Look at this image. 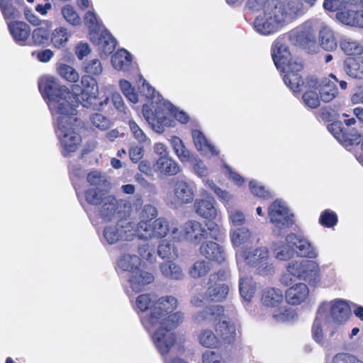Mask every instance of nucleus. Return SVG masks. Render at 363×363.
I'll return each mask as SVG.
<instances>
[{"mask_svg": "<svg viewBox=\"0 0 363 363\" xmlns=\"http://www.w3.org/2000/svg\"><path fill=\"white\" fill-rule=\"evenodd\" d=\"M246 8L259 11L253 22V28L262 35L277 32L302 9L300 0H247Z\"/></svg>", "mask_w": 363, "mask_h": 363, "instance_id": "f257e3e1", "label": "nucleus"}, {"mask_svg": "<svg viewBox=\"0 0 363 363\" xmlns=\"http://www.w3.org/2000/svg\"><path fill=\"white\" fill-rule=\"evenodd\" d=\"M140 80L143 83L139 87L140 92L151 100L150 105H143V113L155 132L161 133L164 131V127L172 125L173 117L181 123H186L189 121V117L186 113L177 110L172 104L164 101L155 89L141 77Z\"/></svg>", "mask_w": 363, "mask_h": 363, "instance_id": "f03ea898", "label": "nucleus"}, {"mask_svg": "<svg viewBox=\"0 0 363 363\" xmlns=\"http://www.w3.org/2000/svg\"><path fill=\"white\" fill-rule=\"evenodd\" d=\"M184 318V314L178 311L174 313L169 323H159L151 328H145L151 333L154 345L162 356H166L174 346L176 337L172 331L182 323Z\"/></svg>", "mask_w": 363, "mask_h": 363, "instance_id": "7ed1b4c3", "label": "nucleus"}, {"mask_svg": "<svg viewBox=\"0 0 363 363\" xmlns=\"http://www.w3.org/2000/svg\"><path fill=\"white\" fill-rule=\"evenodd\" d=\"M77 104V95L72 92L69 89H64L62 93L52 97L47 101V104L56 123L71 124L78 123L75 117V106Z\"/></svg>", "mask_w": 363, "mask_h": 363, "instance_id": "20e7f679", "label": "nucleus"}, {"mask_svg": "<svg viewBox=\"0 0 363 363\" xmlns=\"http://www.w3.org/2000/svg\"><path fill=\"white\" fill-rule=\"evenodd\" d=\"M235 256L239 268L244 262L255 267L260 274H269L274 269L273 264L269 262V252L267 247L240 248L236 250Z\"/></svg>", "mask_w": 363, "mask_h": 363, "instance_id": "39448f33", "label": "nucleus"}, {"mask_svg": "<svg viewBox=\"0 0 363 363\" xmlns=\"http://www.w3.org/2000/svg\"><path fill=\"white\" fill-rule=\"evenodd\" d=\"M177 305L178 301L174 296H156L155 305H153L151 312L140 318L143 325L145 328H151L159 323H169L174 313L169 314L177 308Z\"/></svg>", "mask_w": 363, "mask_h": 363, "instance_id": "423d86ee", "label": "nucleus"}, {"mask_svg": "<svg viewBox=\"0 0 363 363\" xmlns=\"http://www.w3.org/2000/svg\"><path fill=\"white\" fill-rule=\"evenodd\" d=\"M268 216L273 224L272 234L277 237H281L285 230L294 223V215L286 203L281 200L277 199L269 206Z\"/></svg>", "mask_w": 363, "mask_h": 363, "instance_id": "0eeeda50", "label": "nucleus"}, {"mask_svg": "<svg viewBox=\"0 0 363 363\" xmlns=\"http://www.w3.org/2000/svg\"><path fill=\"white\" fill-rule=\"evenodd\" d=\"M81 84L82 105L94 110H104L109 101V98L98 96L99 88L96 79L89 75H84L82 77Z\"/></svg>", "mask_w": 363, "mask_h": 363, "instance_id": "6e6552de", "label": "nucleus"}, {"mask_svg": "<svg viewBox=\"0 0 363 363\" xmlns=\"http://www.w3.org/2000/svg\"><path fill=\"white\" fill-rule=\"evenodd\" d=\"M172 236L174 240H185L197 245L208 238V231L199 221L191 220L184 223L179 229L174 228Z\"/></svg>", "mask_w": 363, "mask_h": 363, "instance_id": "1a4fd4ad", "label": "nucleus"}, {"mask_svg": "<svg viewBox=\"0 0 363 363\" xmlns=\"http://www.w3.org/2000/svg\"><path fill=\"white\" fill-rule=\"evenodd\" d=\"M55 131L57 136L60 140L62 147V152L64 156L75 152L81 144V136L76 132V127L78 123H72L71 124L55 123Z\"/></svg>", "mask_w": 363, "mask_h": 363, "instance_id": "9d476101", "label": "nucleus"}, {"mask_svg": "<svg viewBox=\"0 0 363 363\" xmlns=\"http://www.w3.org/2000/svg\"><path fill=\"white\" fill-rule=\"evenodd\" d=\"M289 42L308 51L316 44L315 28L313 21H308L287 33Z\"/></svg>", "mask_w": 363, "mask_h": 363, "instance_id": "9b49d317", "label": "nucleus"}, {"mask_svg": "<svg viewBox=\"0 0 363 363\" xmlns=\"http://www.w3.org/2000/svg\"><path fill=\"white\" fill-rule=\"evenodd\" d=\"M272 56L274 62L278 69H286V67H293L296 71H301L303 65L301 62L294 60L287 45L284 37L278 38L272 47Z\"/></svg>", "mask_w": 363, "mask_h": 363, "instance_id": "f8f14e48", "label": "nucleus"}, {"mask_svg": "<svg viewBox=\"0 0 363 363\" xmlns=\"http://www.w3.org/2000/svg\"><path fill=\"white\" fill-rule=\"evenodd\" d=\"M318 312L330 323L331 319L336 323H342L348 320L350 315V308L345 301L335 299L330 302L322 303Z\"/></svg>", "mask_w": 363, "mask_h": 363, "instance_id": "ddd939ff", "label": "nucleus"}, {"mask_svg": "<svg viewBox=\"0 0 363 363\" xmlns=\"http://www.w3.org/2000/svg\"><path fill=\"white\" fill-rule=\"evenodd\" d=\"M133 232L131 218L128 217L119 219L116 224L106 226L103 235L106 242L113 245L121 240H132Z\"/></svg>", "mask_w": 363, "mask_h": 363, "instance_id": "4468645a", "label": "nucleus"}, {"mask_svg": "<svg viewBox=\"0 0 363 363\" xmlns=\"http://www.w3.org/2000/svg\"><path fill=\"white\" fill-rule=\"evenodd\" d=\"M227 278V273L224 270H219L217 273L212 274L209 277L211 284L206 290V296L208 301L220 302L225 300L229 292L227 284L222 283Z\"/></svg>", "mask_w": 363, "mask_h": 363, "instance_id": "2eb2a0df", "label": "nucleus"}, {"mask_svg": "<svg viewBox=\"0 0 363 363\" xmlns=\"http://www.w3.org/2000/svg\"><path fill=\"white\" fill-rule=\"evenodd\" d=\"M285 240L287 244L296 247L299 257L309 259L318 257V250L305 237L295 233H290L286 236Z\"/></svg>", "mask_w": 363, "mask_h": 363, "instance_id": "dca6fc26", "label": "nucleus"}, {"mask_svg": "<svg viewBox=\"0 0 363 363\" xmlns=\"http://www.w3.org/2000/svg\"><path fill=\"white\" fill-rule=\"evenodd\" d=\"M196 189L194 183L184 179H177L174 187V194L177 202L189 203L194 198Z\"/></svg>", "mask_w": 363, "mask_h": 363, "instance_id": "f3484780", "label": "nucleus"}, {"mask_svg": "<svg viewBox=\"0 0 363 363\" xmlns=\"http://www.w3.org/2000/svg\"><path fill=\"white\" fill-rule=\"evenodd\" d=\"M38 87L43 96L47 101L62 93V90L68 89L65 86L61 85L57 78L49 75L43 76L40 79Z\"/></svg>", "mask_w": 363, "mask_h": 363, "instance_id": "a211bd4d", "label": "nucleus"}, {"mask_svg": "<svg viewBox=\"0 0 363 363\" xmlns=\"http://www.w3.org/2000/svg\"><path fill=\"white\" fill-rule=\"evenodd\" d=\"M216 202L213 197L207 195L203 199H196L194 202L196 213L201 218L213 220L218 215L216 207Z\"/></svg>", "mask_w": 363, "mask_h": 363, "instance_id": "6ab92c4d", "label": "nucleus"}, {"mask_svg": "<svg viewBox=\"0 0 363 363\" xmlns=\"http://www.w3.org/2000/svg\"><path fill=\"white\" fill-rule=\"evenodd\" d=\"M90 38L94 43L99 46L101 55L107 56L115 50L116 40L107 30H104L100 34L93 33L91 34Z\"/></svg>", "mask_w": 363, "mask_h": 363, "instance_id": "aec40b11", "label": "nucleus"}, {"mask_svg": "<svg viewBox=\"0 0 363 363\" xmlns=\"http://www.w3.org/2000/svg\"><path fill=\"white\" fill-rule=\"evenodd\" d=\"M153 169L156 173L162 176H174L181 172V167L176 160L171 156L156 158Z\"/></svg>", "mask_w": 363, "mask_h": 363, "instance_id": "412c9836", "label": "nucleus"}, {"mask_svg": "<svg viewBox=\"0 0 363 363\" xmlns=\"http://www.w3.org/2000/svg\"><path fill=\"white\" fill-rule=\"evenodd\" d=\"M121 204L122 201H118L111 195H107L99 208L101 217L104 220H111L113 218L119 217L121 213L119 208Z\"/></svg>", "mask_w": 363, "mask_h": 363, "instance_id": "4be33fe9", "label": "nucleus"}, {"mask_svg": "<svg viewBox=\"0 0 363 363\" xmlns=\"http://www.w3.org/2000/svg\"><path fill=\"white\" fill-rule=\"evenodd\" d=\"M154 280L152 274L145 271L143 267L140 269L134 271L133 273L129 274L128 281L130 286L133 291L139 292L145 289V286Z\"/></svg>", "mask_w": 363, "mask_h": 363, "instance_id": "5701e85b", "label": "nucleus"}, {"mask_svg": "<svg viewBox=\"0 0 363 363\" xmlns=\"http://www.w3.org/2000/svg\"><path fill=\"white\" fill-rule=\"evenodd\" d=\"M309 295V289L304 283H298L289 288L285 292V298L288 303L298 305L305 301Z\"/></svg>", "mask_w": 363, "mask_h": 363, "instance_id": "b1692460", "label": "nucleus"}, {"mask_svg": "<svg viewBox=\"0 0 363 363\" xmlns=\"http://www.w3.org/2000/svg\"><path fill=\"white\" fill-rule=\"evenodd\" d=\"M9 30L13 40L18 45H25L30 34L29 26L23 21H14L8 22Z\"/></svg>", "mask_w": 363, "mask_h": 363, "instance_id": "393cba45", "label": "nucleus"}, {"mask_svg": "<svg viewBox=\"0 0 363 363\" xmlns=\"http://www.w3.org/2000/svg\"><path fill=\"white\" fill-rule=\"evenodd\" d=\"M300 279L311 285H318L321 279L319 264L313 260L303 259V267Z\"/></svg>", "mask_w": 363, "mask_h": 363, "instance_id": "a878e982", "label": "nucleus"}, {"mask_svg": "<svg viewBox=\"0 0 363 363\" xmlns=\"http://www.w3.org/2000/svg\"><path fill=\"white\" fill-rule=\"evenodd\" d=\"M201 254L210 260L222 263L225 259L224 249L215 242L203 243L200 247Z\"/></svg>", "mask_w": 363, "mask_h": 363, "instance_id": "bb28decb", "label": "nucleus"}, {"mask_svg": "<svg viewBox=\"0 0 363 363\" xmlns=\"http://www.w3.org/2000/svg\"><path fill=\"white\" fill-rule=\"evenodd\" d=\"M191 136L196 150L203 155L218 154L216 147L206 139L204 134L199 130L194 129Z\"/></svg>", "mask_w": 363, "mask_h": 363, "instance_id": "cd10ccee", "label": "nucleus"}, {"mask_svg": "<svg viewBox=\"0 0 363 363\" xmlns=\"http://www.w3.org/2000/svg\"><path fill=\"white\" fill-rule=\"evenodd\" d=\"M252 233L246 227L232 228L230 238L233 247L237 250L241 245L250 242Z\"/></svg>", "mask_w": 363, "mask_h": 363, "instance_id": "c85d7f7f", "label": "nucleus"}, {"mask_svg": "<svg viewBox=\"0 0 363 363\" xmlns=\"http://www.w3.org/2000/svg\"><path fill=\"white\" fill-rule=\"evenodd\" d=\"M283 293L279 289L269 287L262 291L261 302L267 307H277L283 302Z\"/></svg>", "mask_w": 363, "mask_h": 363, "instance_id": "c756f323", "label": "nucleus"}, {"mask_svg": "<svg viewBox=\"0 0 363 363\" xmlns=\"http://www.w3.org/2000/svg\"><path fill=\"white\" fill-rule=\"evenodd\" d=\"M216 331L220 335V340L225 343H231L234 341L235 337V324L226 319L222 318L216 325Z\"/></svg>", "mask_w": 363, "mask_h": 363, "instance_id": "7c9ffc66", "label": "nucleus"}, {"mask_svg": "<svg viewBox=\"0 0 363 363\" xmlns=\"http://www.w3.org/2000/svg\"><path fill=\"white\" fill-rule=\"evenodd\" d=\"M131 227L133 228V238L137 236L140 240H152L155 239L152 222L140 220L135 223L131 220Z\"/></svg>", "mask_w": 363, "mask_h": 363, "instance_id": "2f4dec72", "label": "nucleus"}, {"mask_svg": "<svg viewBox=\"0 0 363 363\" xmlns=\"http://www.w3.org/2000/svg\"><path fill=\"white\" fill-rule=\"evenodd\" d=\"M285 74L283 76L284 83L294 92H299L301 87L303 84V79L299 75L300 71H296L293 66L286 67V69H281Z\"/></svg>", "mask_w": 363, "mask_h": 363, "instance_id": "473e14b6", "label": "nucleus"}, {"mask_svg": "<svg viewBox=\"0 0 363 363\" xmlns=\"http://www.w3.org/2000/svg\"><path fill=\"white\" fill-rule=\"evenodd\" d=\"M344 69L350 77L363 79V57L347 58L344 62Z\"/></svg>", "mask_w": 363, "mask_h": 363, "instance_id": "72a5a7b5", "label": "nucleus"}, {"mask_svg": "<svg viewBox=\"0 0 363 363\" xmlns=\"http://www.w3.org/2000/svg\"><path fill=\"white\" fill-rule=\"evenodd\" d=\"M160 270L163 277L171 280H182L184 277L182 267L172 260L161 263Z\"/></svg>", "mask_w": 363, "mask_h": 363, "instance_id": "f704fd0d", "label": "nucleus"}, {"mask_svg": "<svg viewBox=\"0 0 363 363\" xmlns=\"http://www.w3.org/2000/svg\"><path fill=\"white\" fill-rule=\"evenodd\" d=\"M318 87L320 98L325 103L333 101L337 96V88L335 84L329 79H323Z\"/></svg>", "mask_w": 363, "mask_h": 363, "instance_id": "c9c22d12", "label": "nucleus"}, {"mask_svg": "<svg viewBox=\"0 0 363 363\" xmlns=\"http://www.w3.org/2000/svg\"><path fill=\"white\" fill-rule=\"evenodd\" d=\"M118 267L122 270L129 272V274H130L134 271L143 267V264L138 256L125 254L118 260Z\"/></svg>", "mask_w": 363, "mask_h": 363, "instance_id": "e433bc0d", "label": "nucleus"}, {"mask_svg": "<svg viewBox=\"0 0 363 363\" xmlns=\"http://www.w3.org/2000/svg\"><path fill=\"white\" fill-rule=\"evenodd\" d=\"M132 63V56L125 49L118 50L111 57V64L118 70L128 71Z\"/></svg>", "mask_w": 363, "mask_h": 363, "instance_id": "4c0bfd02", "label": "nucleus"}, {"mask_svg": "<svg viewBox=\"0 0 363 363\" xmlns=\"http://www.w3.org/2000/svg\"><path fill=\"white\" fill-rule=\"evenodd\" d=\"M223 312L224 308L223 306L219 305L211 306L196 314L194 319L199 323L206 320H216L223 314Z\"/></svg>", "mask_w": 363, "mask_h": 363, "instance_id": "58836bf2", "label": "nucleus"}, {"mask_svg": "<svg viewBox=\"0 0 363 363\" xmlns=\"http://www.w3.org/2000/svg\"><path fill=\"white\" fill-rule=\"evenodd\" d=\"M319 44L327 51H333L337 47V43L333 31L328 27L324 26L319 32Z\"/></svg>", "mask_w": 363, "mask_h": 363, "instance_id": "ea45409f", "label": "nucleus"}, {"mask_svg": "<svg viewBox=\"0 0 363 363\" xmlns=\"http://www.w3.org/2000/svg\"><path fill=\"white\" fill-rule=\"evenodd\" d=\"M157 255L163 259L174 260L178 257V250L171 240L164 239L158 245Z\"/></svg>", "mask_w": 363, "mask_h": 363, "instance_id": "a19ab883", "label": "nucleus"}, {"mask_svg": "<svg viewBox=\"0 0 363 363\" xmlns=\"http://www.w3.org/2000/svg\"><path fill=\"white\" fill-rule=\"evenodd\" d=\"M330 323L317 312L312 328V335L315 342L322 344L324 339V330L330 326Z\"/></svg>", "mask_w": 363, "mask_h": 363, "instance_id": "79ce46f5", "label": "nucleus"}, {"mask_svg": "<svg viewBox=\"0 0 363 363\" xmlns=\"http://www.w3.org/2000/svg\"><path fill=\"white\" fill-rule=\"evenodd\" d=\"M341 50L347 55H361L363 52V46L350 38L343 37L340 42Z\"/></svg>", "mask_w": 363, "mask_h": 363, "instance_id": "37998d69", "label": "nucleus"}, {"mask_svg": "<svg viewBox=\"0 0 363 363\" xmlns=\"http://www.w3.org/2000/svg\"><path fill=\"white\" fill-rule=\"evenodd\" d=\"M71 36V33L64 27L55 28L51 34V43L56 48H62L67 45V43Z\"/></svg>", "mask_w": 363, "mask_h": 363, "instance_id": "c03bdc74", "label": "nucleus"}, {"mask_svg": "<svg viewBox=\"0 0 363 363\" xmlns=\"http://www.w3.org/2000/svg\"><path fill=\"white\" fill-rule=\"evenodd\" d=\"M152 228L155 239H162L167 236L174 228H170L169 223L167 219L160 217L152 221Z\"/></svg>", "mask_w": 363, "mask_h": 363, "instance_id": "a18cd8bd", "label": "nucleus"}, {"mask_svg": "<svg viewBox=\"0 0 363 363\" xmlns=\"http://www.w3.org/2000/svg\"><path fill=\"white\" fill-rule=\"evenodd\" d=\"M239 289L242 298L249 301L255 294V286L250 277H240Z\"/></svg>", "mask_w": 363, "mask_h": 363, "instance_id": "49530a36", "label": "nucleus"}, {"mask_svg": "<svg viewBox=\"0 0 363 363\" xmlns=\"http://www.w3.org/2000/svg\"><path fill=\"white\" fill-rule=\"evenodd\" d=\"M106 196L104 189L99 187L90 188L85 192L86 202L94 206L101 205Z\"/></svg>", "mask_w": 363, "mask_h": 363, "instance_id": "de8ad7c7", "label": "nucleus"}, {"mask_svg": "<svg viewBox=\"0 0 363 363\" xmlns=\"http://www.w3.org/2000/svg\"><path fill=\"white\" fill-rule=\"evenodd\" d=\"M212 265L209 261H196L189 269V274L193 278H199L206 275L211 269Z\"/></svg>", "mask_w": 363, "mask_h": 363, "instance_id": "09e8293b", "label": "nucleus"}, {"mask_svg": "<svg viewBox=\"0 0 363 363\" xmlns=\"http://www.w3.org/2000/svg\"><path fill=\"white\" fill-rule=\"evenodd\" d=\"M89 121L94 128L102 131L108 130L112 125L110 118L99 113L91 114Z\"/></svg>", "mask_w": 363, "mask_h": 363, "instance_id": "8fccbe9b", "label": "nucleus"}, {"mask_svg": "<svg viewBox=\"0 0 363 363\" xmlns=\"http://www.w3.org/2000/svg\"><path fill=\"white\" fill-rule=\"evenodd\" d=\"M156 296L154 294H144L138 296L135 301V307L140 311L150 310L151 312L153 305H155Z\"/></svg>", "mask_w": 363, "mask_h": 363, "instance_id": "3c124183", "label": "nucleus"}, {"mask_svg": "<svg viewBox=\"0 0 363 363\" xmlns=\"http://www.w3.org/2000/svg\"><path fill=\"white\" fill-rule=\"evenodd\" d=\"M0 9L6 21L19 18L20 12L13 6L12 0H0Z\"/></svg>", "mask_w": 363, "mask_h": 363, "instance_id": "603ef678", "label": "nucleus"}, {"mask_svg": "<svg viewBox=\"0 0 363 363\" xmlns=\"http://www.w3.org/2000/svg\"><path fill=\"white\" fill-rule=\"evenodd\" d=\"M199 341L205 347H215L218 345L219 339L212 330H204L199 335Z\"/></svg>", "mask_w": 363, "mask_h": 363, "instance_id": "864d4df0", "label": "nucleus"}, {"mask_svg": "<svg viewBox=\"0 0 363 363\" xmlns=\"http://www.w3.org/2000/svg\"><path fill=\"white\" fill-rule=\"evenodd\" d=\"M87 182L96 187L104 189L107 186L106 177L99 171L94 170L87 174Z\"/></svg>", "mask_w": 363, "mask_h": 363, "instance_id": "5fc2aeb1", "label": "nucleus"}, {"mask_svg": "<svg viewBox=\"0 0 363 363\" xmlns=\"http://www.w3.org/2000/svg\"><path fill=\"white\" fill-rule=\"evenodd\" d=\"M362 135L355 128L345 130L341 143L345 146L358 145L362 141Z\"/></svg>", "mask_w": 363, "mask_h": 363, "instance_id": "6e6d98bb", "label": "nucleus"}, {"mask_svg": "<svg viewBox=\"0 0 363 363\" xmlns=\"http://www.w3.org/2000/svg\"><path fill=\"white\" fill-rule=\"evenodd\" d=\"M59 74L70 82H76L79 79L78 72L71 66L62 64L57 68Z\"/></svg>", "mask_w": 363, "mask_h": 363, "instance_id": "4d7b16f0", "label": "nucleus"}, {"mask_svg": "<svg viewBox=\"0 0 363 363\" xmlns=\"http://www.w3.org/2000/svg\"><path fill=\"white\" fill-rule=\"evenodd\" d=\"M294 311L288 306L279 307L274 312L273 318L277 322H286L294 318Z\"/></svg>", "mask_w": 363, "mask_h": 363, "instance_id": "13d9d810", "label": "nucleus"}, {"mask_svg": "<svg viewBox=\"0 0 363 363\" xmlns=\"http://www.w3.org/2000/svg\"><path fill=\"white\" fill-rule=\"evenodd\" d=\"M62 14L65 21L71 25L78 26L81 23V19L74 9L70 5H65L62 8Z\"/></svg>", "mask_w": 363, "mask_h": 363, "instance_id": "bf43d9fd", "label": "nucleus"}, {"mask_svg": "<svg viewBox=\"0 0 363 363\" xmlns=\"http://www.w3.org/2000/svg\"><path fill=\"white\" fill-rule=\"evenodd\" d=\"M357 11L345 10L337 13V19L343 24L355 26Z\"/></svg>", "mask_w": 363, "mask_h": 363, "instance_id": "052dcab7", "label": "nucleus"}, {"mask_svg": "<svg viewBox=\"0 0 363 363\" xmlns=\"http://www.w3.org/2000/svg\"><path fill=\"white\" fill-rule=\"evenodd\" d=\"M120 87L123 94L128 101L133 104H136L138 101V94L135 93L129 82L126 80H121Z\"/></svg>", "mask_w": 363, "mask_h": 363, "instance_id": "680f3d73", "label": "nucleus"}, {"mask_svg": "<svg viewBox=\"0 0 363 363\" xmlns=\"http://www.w3.org/2000/svg\"><path fill=\"white\" fill-rule=\"evenodd\" d=\"M128 125L131 134L138 143H144L149 140L143 129L134 121H129Z\"/></svg>", "mask_w": 363, "mask_h": 363, "instance_id": "e2e57ef3", "label": "nucleus"}, {"mask_svg": "<svg viewBox=\"0 0 363 363\" xmlns=\"http://www.w3.org/2000/svg\"><path fill=\"white\" fill-rule=\"evenodd\" d=\"M84 70L89 75H99L102 73L103 67L98 59H92L84 65Z\"/></svg>", "mask_w": 363, "mask_h": 363, "instance_id": "0e129e2a", "label": "nucleus"}, {"mask_svg": "<svg viewBox=\"0 0 363 363\" xmlns=\"http://www.w3.org/2000/svg\"><path fill=\"white\" fill-rule=\"evenodd\" d=\"M138 253L140 256L150 262L155 260V250L150 243H145L138 247Z\"/></svg>", "mask_w": 363, "mask_h": 363, "instance_id": "69168bd1", "label": "nucleus"}, {"mask_svg": "<svg viewBox=\"0 0 363 363\" xmlns=\"http://www.w3.org/2000/svg\"><path fill=\"white\" fill-rule=\"evenodd\" d=\"M303 267V259L291 261L286 266V272L291 274L292 277H296L299 279L301 276Z\"/></svg>", "mask_w": 363, "mask_h": 363, "instance_id": "338daca9", "label": "nucleus"}, {"mask_svg": "<svg viewBox=\"0 0 363 363\" xmlns=\"http://www.w3.org/2000/svg\"><path fill=\"white\" fill-rule=\"evenodd\" d=\"M332 363H363V362L349 353L340 352L333 357Z\"/></svg>", "mask_w": 363, "mask_h": 363, "instance_id": "774afa93", "label": "nucleus"}]
</instances>
